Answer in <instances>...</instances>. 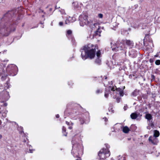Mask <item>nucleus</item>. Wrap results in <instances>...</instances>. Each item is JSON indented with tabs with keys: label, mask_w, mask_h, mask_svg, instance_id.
I'll return each mask as SVG.
<instances>
[{
	"label": "nucleus",
	"mask_w": 160,
	"mask_h": 160,
	"mask_svg": "<svg viewBox=\"0 0 160 160\" xmlns=\"http://www.w3.org/2000/svg\"><path fill=\"white\" fill-rule=\"evenodd\" d=\"M98 46L93 45L91 44H89L85 46L83 50L84 51V53L82 51L81 57L83 60L86 59L88 57L90 59L93 58L95 55L96 49H98Z\"/></svg>",
	"instance_id": "obj_1"
},
{
	"label": "nucleus",
	"mask_w": 160,
	"mask_h": 160,
	"mask_svg": "<svg viewBox=\"0 0 160 160\" xmlns=\"http://www.w3.org/2000/svg\"><path fill=\"white\" fill-rule=\"evenodd\" d=\"M115 44V47H112L113 51H117L119 50H123L125 51L127 48L126 45L132 47L133 46V43L132 41L125 39L117 41Z\"/></svg>",
	"instance_id": "obj_2"
},
{
	"label": "nucleus",
	"mask_w": 160,
	"mask_h": 160,
	"mask_svg": "<svg viewBox=\"0 0 160 160\" xmlns=\"http://www.w3.org/2000/svg\"><path fill=\"white\" fill-rule=\"evenodd\" d=\"M72 149L71 153L74 157L77 158L75 160H81L80 157V155L82 154V146L78 144L74 140H72Z\"/></svg>",
	"instance_id": "obj_3"
},
{
	"label": "nucleus",
	"mask_w": 160,
	"mask_h": 160,
	"mask_svg": "<svg viewBox=\"0 0 160 160\" xmlns=\"http://www.w3.org/2000/svg\"><path fill=\"white\" fill-rule=\"evenodd\" d=\"M110 90L113 92V94H116L117 95H119L121 96H122L123 95V92L121 89L117 88L116 87H108L106 89L105 92L104 96L105 98H107L108 97L109 92L111 93Z\"/></svg>",
	"instance_id": "obj_4"
},
{
	"label": "nucleus",
	"mask_w": 160,
	"mask_h": 160,
	"mask_svg": "<svg viewBox=\"0 0 160 160\" xmlns=\"http://www.w3.org/2000/svg\"><path fill=\"white\" fill-rule=\"evenodd\" d=\"M106 148H103L101 149L98 153L99 158L101 160H104L107 157H109L110 155V152L108 149L109 146L108 145L105 144Z\"/></svg>",
	"instance_id": "obj_5"
},
{
	"label": "nucleus",
	"mask_w": 160,
	"mask_h": 160,
	"mask_svg": "<svg viewBox=\"0 0 160 160\" xmlns=\"http://www.w3.org/2000/svg\"><path fill=\"white\" fill-rule=\"evenodd\" d=\"M88 16L82 14L79 17L80 24L81 26H83L85 25L89 24V22L88 21Z\"/></svg>",
	"instance_id": "obj_6"
},
{
	"label": "nucleus",
	"mask_w": 160,
	"mask_h": 160,
	"mask_svg": "<svg viewBox=\"0 0 160 160\" xmlns=\"http://www.w3.org/2000/svg\"><path fill=\"white\" fill-rule=\"evenodd\" d=\"M6 26L0 23V33L4 32L6 36H8L9 35V33L8 32H10L9 30L7 28H5Z\"/></svg>",
	"instance_id": "obj_7"
},
{
	"label": "nucleus",
	"mask_w": 160,
	"mask_h": 160,
	"mask_svg": "<svg viewBox=\"0 0 160 160\" xmlns=\"http://www.w3.org/2000/svg\"><path fill=\"white\" fill-rule=\"evenodd\" d=\"M18 69L17 66L14 64H11L8 65L6 68V71L7 72H13L16 70Z\"/></svg>",
	"instance_id": "obj_8"
},
{
	"label": "nucleus",
	"mask_w": 160,
	"mask_h": 160,
	"mask_svg": "<svg viewBox=\"0 0 160 160\" xmlns=\"http://www.w3.org/2000/svg\"><path fill=\"white\" fill-rule=\"evenodd\" d=\"M149 142L154 145L157 144L158 142V139L155 136H151L148 138Z\"/></svg>",
	"instance_id": "obj_9"
},
{
	"label": "nucleus",
	"mask_w": 160,
	"mask_h": 160,
	"mask_svg": "<svg viewBox=\"0 0 160 160\" xmlns=\"http://www.w3.org/2000/svg\"><path fill=\"white\" fill-rule=\"evenodd\" d=\"M76 20L75 18L71 17H69L66 19L65 21V23L66 24H68L69 23L72 22Z\"/></svg>",
	"instance_id": "obj_10"
},
{
	"label": "nucleus",
	"mask_w": 160,
	"mask_h": 160,
	"mask_svg": "<svg viewBox=\"0 0 160 160\" xmlns=\"http://www.w3.org/2000/svg\"><path fill=\"white\" fill-rule=\"evenodd\" d=\"M70 115L71 118L72 119H76L77 118V116L76 115V110L72 111L70 113Z\"/></svg>",
	"instance_id": "obj_11"
},
{
	"label": "nucleus",
	"mask_w": 160,
	"mask_h": 160,
	"mask_svg": "<svg viewBox=\"0 0 160 160\" xmlns=\"http://www.w3.org/2000/svg\"><path fill=\"white\" fill-rule=\"evenodd\" d=\"M101 55V52L100 50H98L96 53V55L98 58L95 61V62L98 64H99L101 62V60L99 58Z\"/></svg>",
	"instance_id": "obj_12"
},
{
	"label": "nucleus",
	"mask_w": 160,
	"mask_h": 160,
	"mask_svg": "<svg viewBox=\"0 0 160 160\" xmlns=\"http://www.w3.org/2000/svg\"><path fill=\"white\" fill-rule=\"evenodd\" d=\"M139 114V113H137L136 112H134L131 114L130 117L132 119H136Z\"/></svg>",
	"instance_id": "obj_13"
},
{
	"label": "nucleus",
	"mask_w": 160,
	"mask_h": 160,
	"mask_svg": "<svg viewBox=\"0 0 160 160\" xmlns=\"http://www.w3.org/2000/svg\"><path fill=\"white\" fill-rule=\"evenodd\" d=\"M122 131L125 133H128L130 131L129 128L127 126H125L123 128Z\"/></svg>",
	"instance_id": "obj_14"
},
{
	"label": "nucleus",
	"mask_w": 160,
	"mask_h": 160,
	"mask_svg": "<svg viewBox=\"0 0 160 160\" xmlns=\"http://www.w3.org/2000/svg\"><path fill=\"white\" fill-rule=\"evenodd\" d=\"M145 118L148 120L150 121L152 119V116L150 114H147L145 115Z\"/></svg>",
	"instance_id": "obj_15"
},
{
	"label": "nucleus",
	"mask_w": 160,
	"mask_h": 160,
	"mask_svg": "<svg viewBox=\"0 0 160 160\" xmlns=\"http://www.w3.org/2000/svg\"><path fill=\"white\" fill-rule=\"evenodd\" d=\"M159 135V132L157 130H155L154 131V136L155 137L157 138L158 137Z\"/></svg>",
	"instance_id": "obj_16"
},
{
	"label": "nucleus",
	"mask_w": 160,
	"mask_h": 160,
	"mask_svg": "<svg viewBox=\"0 0 160 160\" xmlns=\"http://www.w3.org/2000/svg\"><path fill=\"white\" fill-rule=\"evenodd\" d=\"M139 90H135L133 92H132V94L134 96H136L139 94Z\"/></svg>",
	"instance_id": "obj_17"
},
{
	"label": "nucleus",
	"mask_w": 160,
	"mask_h": 160,
	"mask_svg": "<svg viewBox=\"0 0 160 160\" xmlns=\"http://www.w3.org/2000/svg\"><path fill=\"white\" fill-rule=\"evenodd\" d=\"M118 160H126V157L125 155H123L122 156L119 155L118 157Z\"/></svg>",
	"instance_id": "obj_18"
},
{
	"label": "nucleus",
	"mask_w": 160,
	"mask_h": 160,
	"mask_svg": "<svg viewBox=\"0 0 160 160\" xmlns=\"http://www.w3.org/2000/svg\"><path fill=\"white\" fill-rule=\"evenodd\" d=\"M72 34V31L70 30H68L67 32L66 36L69 38L70 36H71Z\"/></svg>",
	"instance_id": "obj_19"
},
{
	"label": "nucleus",
	"mask_w": 160,
	"mask_h": 160,
	"mask_svg": "<svg viewBox=\"0 0 160 160\" xmlns=\"http://www.w3.org/2000/svg\"><path fill=\"white\" fill-rule=\"evenodd\" d=\"M3 112H2V116L4 117H5L6 116V114H7V113L8 112V111L6 110L5 109L4 110H3Z\"/></svg>",
	"instance_id": "obj_20"
},
{
	"label": "nucleus",
	"mask_w": 160,
	"mask_h": 160,
	"mask_svg": "<svg viewBox=\"0 0 160 160\" xmlns=\"http://www.w3.org/2000/svg\"><path fill=\"white\" fill-rule=\"evenodd\" d=\"M62 133L64 134V135H65V136H66L67 135V133L65 132L66 131V129L64 126L62 127Z\"/></svg>",
	"instance_id": "obj_21"
},
{
	"label": "nucleus",
	"mask_w": 160,
	"mask_h": 160,
	"mask_svg": "<svg viewBox=\"0 0 160 160\" xmlns=\"http://www.w3.org/2000/svg\"><path fill=\"white\" fill-rule=\"evenodd\" d=\"M73 5L76 8H78L79 7L78 5V3L77 2H74L72 3Z\"/></svg>",
	"instance_id": "obj_22"
},
{
	"label": "nucleus",
	"mask_w": 160,
	"mask_h": 160,
	"mask_svg": "<svg viewBox=\"0 0 160 160\" xmlns=\"http://www.w3.org/2000/svg\"><path fill=\"white\" fill-rule=\"evenodd\" d=\"M150 123L149 124V125L152 128H153L154 126V124L152 122V121H151V122H149Z\"/></svg>",
	"instance_id": "obj_23"
},
{
	"label": "nucleus",
	"mask_w": 160,
	"mask_h": 160,
	"mask_svg": "<svg viewBox=\"0 0 160 160\" xmlns=\"http://www.w3.org/2000/svg\"><path fill=\"white\" fill-rule=\"evenodd\" d=\"M155 64L157 65H159L160 64V60H158L156 61L155 62Z\"/></svg>",
	"instance_id": "obj_24"
},
{
	"label": "nucleus",
	"mask_w": 160,
	"mask_h": 160,
	"mask_svg": "<svg viewBox=\"0 0 160 160\" xmlns=\"http://www.w3.org/2000/svg\"><path fill=\"white\" fill-rule=\"evenodd\" d=\"M98 16L99 18H102L103 17V15L102 14L100 13L98 14Z\"/></svg>",
	"instance_id": "obj_25"
},
{
	"label": "nucleus",
	"mask_w": 160,
	"mask_h": 160,
	"mask_svg": "<svg viewBox=\"0 0 160 160\" xmlns=\"http://www.w3.org/2000/svg\"><path fill=\"white\" fill-rule=\"evenodd\" d=\"M155 57H160V51L157 54L155 55Z\"/></svg>",
	"instance_id": "obj_26"
},
{
	"label": "nucleus",
	"mask_w": 160,
	"mask_h": 160,
	"mask_svg": "<svg viewBox=\"0 0 160 160\" xmlns=\"http://www.w3.org/2000/svg\"><path fill=\"white\" fill-rule=\"evenodd\" d=\"M101 92H102V91L99 89L97 90L96 91V93L98 94L99 93Z\"/></svg>",
	"instance_id": "obj_27"
},
{
	"label": "nucleus",
	"mask_w": 160,
	"mask_h": 160,
	"mask_svg": "<svg viewBox=\"0 0 160 160\" xmlns=\"http://www.w3.org/2000/svg\"><path fill=\"white\" fill-rule=\"evenodd\" d=\"M120 98H118L116 99L117 101L118 102H119L120 101Z\"/></svg>",
	"instance_id": "obj_28"
},
{
	"label": "nucleus",
	"mask_w": 160,
	"mask_h": 160,
	"mask_svg": "<svg viewBox=\"0 0 160 160\" xmlns=\"http://www.w3.org/2000/svg\"><path fill=\"white\" fill-rule=\"evenodd\" d=\"M79 120L81 122V124H82L84 123V121L83 119H82V120L81 119H80Z\"/></svg>",
	"instance_id": "obj_29"
},
{
	"label": "nucleus",
	"mask_w": 160,
	"mask_h": 160,
	"mask_svg": "<svg viewBox=\"0 0 160 160\" xmlns=\"http://www.w3.org/2000/svg\"><path fill=\"white\" fill-rule=\"evenodd\" d=\"M128 108V107L127 106V105H126V106H124V108H123V109H124V110H126Z\"/></svg>",
	"instance_id": "obj_30"
},
{
	"label": "nucleus",
	"mask_w": 160,
	"mask_h": 160,
	"mask_svg": "<svg viewBox=\"0 0 160 160\" xmlns=\"http://www.w3.org/2000/svg\"><path fill=\"white\" fill-rule=\"evenodd\" d=\"M71 124H72L71 126H69L68 127V128L71 130L72 129V126L73 124L72 123Z\"/></svg>",
	"instance_id": "obj_31"
},
{
	"label": "nucleus",
	"mask_w": 160,
	"mask_h": 160,
	"mask_svg": "<svg viewBox=\"0 0 160 160\" xmlns=\"http://www.w3.org/2000/svg\"><path fill=\"white\" fill-rule=\"evenodd\" d=\"M63 23L62 22H60L59 23V25L60 26H62L63 25Z\"/></svg>",
	"instance_id": "obj_32"
},
{
	"label": "nucleus",
	"mask_w": 160,
	"mask_h": 160,
	"mask_svg": "<svg viewBox=\"0 0 160 160\" xmlns=\"http://www.w3.org/2000/svg\"><path fill=\"white\" fill-rule=\"evenodd\" d=\"M93 25L95 27H96L97 26H98V23H95L93 24Z\"/></svg>",
	"instance_id": "obj_33"
},
{
	"label": "nucleus",
	"mask_w": 160,
	"mask_h": 160,
	"mask_svg": "<svg viewBox=\"0 0 160 160\" xmlns=\"http://www.w3.org/2000/svg\"><path fill=\"white\" fill-rule=\"evenodd\" d=\"M66 123L68 125H69V122H68V121H66Z\"/></svg>",
	"instance_id": "obj_34"
},
{
	"label": "nucleus",
	"mask_w": 160,
	"mask_h": 160,
	"mask_svg": "<svg viewBox=\"0 0 160 160\" xmlns=\"http://www.w3.org/2000/svg\"><path fill=\"white\" fill-rule=\"evenodd\" d=\"M103 119H104V120L105 122H106L108 121L107 118H103Z\"/></svg>",
	"instance_id": "obj_35"
},
{
	"label": "nucleus",
	"mask_w": 160,
	"mask_h": 160,
	"mask_svg": "<svg viewBox=\"0 0 160 160\" xmlns=\"http://www.w3.org/2000/svg\"><path fill=\"white\" fill-rule=\"evenodd\" d=\"M59 117V115L58 114H57L56 115V117L57 118H58Z\"/></svg>",
	"instance_id": "obj_36"
},
{
	"label": "nucleus",
	"mask_w": 160,
	"mask_h": 160,
	"mask_svg": "<svg viewBox=\"0 0 160 160\" xmlns=\"http://www.w3.org/2000/svg\"><path fill=\"white\" fill-rule=\"evenodd\" d=\"M147 128L148 129H149V130L150 129H151V128H150V127L149 126H148V127H147Z\"/></svg>",
	"instance_id": "obj_37"
},
{
	"label": "nucleus",
	"mask_w": 160,
	"mask_h": 160,
	"mask_svg": "<svg viewBox=\"0 0 160 160\" xmlns=\"http://www.w3.org/2000/svg\"><path fill=\"white\" fill-rule=\"evenodd\" d=\"M98 31H97L96 33V34H97V35H98L99 36H100V35L99 34H98Z\"/></svg>",
	"instance_id": "obj_38"
},
{
	"label": "nucleus",
	"mask_w": 160,
	"mask_h": 160,
	"mask_svg": "<svg viewBox=\"0 0 160 160\" xmlns=\"http://www.w3.org/2000/svg\"><path fill=\"white\" fill-rule=\"evenodd\" d=\"M2 137V134H0V139H1Z\"/></svg>",
	"instance_id": "obj_39"
},
{
	"label": "nucleus",
	"mask_w": 160,
	"mask_h": 160,
	"mask_svg": "<svg viewBox=\"0 0 160 160\" xmlns=\"http://www.w3.org/2000/svg\"><path fill=\"white\" fill-rule=\"evenodd\" d=\"M149 42H152V40H150Z\"/></svg>",
	"instance_id": "obj_40"
},
{
	"label": "nucleus",
	"mask_w": 160,
	"mask_h": 160,
	"mask_svg": "<svg viewBox=\"0 0 160 160\" xmlns=\"http://www.w3.org/2000/svg\"><path fill=\"white\" fill-rule=\"evenodd\" d=\"M30 151L31 153H32V152L31 150H30Z\"/></svg>",
	"instance_id": "obj_41"
},
{
	"label": "nucleus",
	"mask_w": 160,
	"mask_h": 160,
	"mask_svg": "<svg viewBox=\"0 0 160 160\" xmlns=\"http://www.w3.org/2000/svg\"><path fill=\"white\" fill-rule=\"evenodd\" d=\"M1 123H2V122L1 120H0V125L1 124Z\"/></svg>",
	"instance_id": "obj_42"
},
{
	"label": "nucleus",
	"mask_w": 160,
	"mask_h": 160,
	"mask_svg": "<svg viewBox=\"0 0 160 160\" xmlns=\"http://www.w3.org/2000/svg\"><path fill=\"white\" fill-rule=\"evenodd\" d=\"M4 105H5V106H6L7 105V104H6V103H5V104H4Z\"/></svg>",
	"instance_id": "obj_43"
},
{
	"label": "nucleus",
	"mask_w": 160,
	"mask_h": 160,
	"mask_svg": "<svg viewBox=\"0 0 160 160\" xmlns=\"http://www.w3.org/2000/svg\"><path fill=\"white\" fill-rule=\"evenodd\" d=\"M113 98H116V97H115L114 96H113Z\"/></svg>",
	"instance_id": "obj_44"
},
{
	"label": "nucleus",
	"mask_w": 160,
	"mask_h": 160,
	"mask_svg": "<svg viewBox=\"0 0 160 160\" xmlns=\"http://www.w3.org/2000/svg\"><path fill=\"white\" fill-rule=\"evenodd\" d=\"M105 79H106L107 78V77H106V76H105Z\"/></svg>",
	"instance_id": "obj_45"
},
{
	"label": "nucleus",
	"mask_w": 160,
	"mask_h": 160,
	"mask_svg": "<svg viewBox=\"0 0 160 160\" xmlns=\"http://www.w3.org/2000/svg\"><path fill=\"white\" fill-rule=\"evenodd\" d=\"M74 41V39H73H73H72V41Z\"/></svg>",
	"instance_id": "obj_46"
},
{
	"label": "nucleus",
	"mask_w": 160,
	"mask_h": 160,
	"mask_svg": "<svg viewBox=\"0 0 160 160\" xmlns=\"http://www.w3.org/2000/svg\"><path fill=\"white\" fill-rule=\"evenodd\" d=\"M152 47H154L153 45V44H152Z\"/></svg>",
	"instance_id": "obj_47"
},
{
	"label": "nucleus",
	"mask_w": 160,
	"mask_h": 160,
	"mask_svg": "<svg viewBox=\"0 0 160 160\" xmlns=\"http://www.w3.org/2000/svg\"><path fill=\"white\" fill-rule=\"evenodd\" d=\"M42 17H44V15H42Z\"/></svg>",
	"instance_id": "obj_48"
},
{
	"label": "nucleus",
	"mask_w": 160,
	"mask_h": 160,
	"mask_svg": "<svg viewBox=\"0 0 160 160\" xmlns=\"http://www.w3.org/2000/svg\"><path fill=\"white\" fill-rule=\"evenodd\" d=\"M98 160V159H96V160Z\"/></svg>",
	"instance_id": "obj_49"
}]
</instances>
